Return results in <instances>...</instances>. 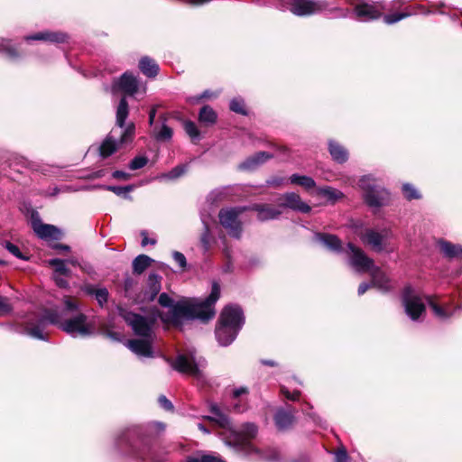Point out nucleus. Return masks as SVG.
Listing matches in <instances>:
<instances>
[{"label": "nucleus", "mask_w": 462, "mask_h": 462, "mask_svg": "<svg viewBox=\"0 0 462 462\" xmlns=\"http://www.w3.org/2000/svg\"><path fill=\"white\" fill-rule=\"evenodd\" d=\"M408 15H409L408 13L388 14V15H384L383 21L387 24H393V23H397V22L401 21L402 19L407 17Z\"/></svg>", "instance_id": "a18cd8bd"}, {"label": "nucleus", "mask_w": 462, "mask_h": 462, "mask_svg": "<svg viewBox=\"0 0 462 462\" xmlns=\"http://www.w3.org/2000/svg\"><path fill=\"white\" fill-rule=\"evenodd\" d=\"M317 239L328 250L340 253L343 250L342 243L337 236L329 234H318Z\"/></svg>", "instance_id": "412c9836"}, {"label": "nucleus", "mask_w": 462, "mask_h": 462, "mask_svg": "<svg viewBox=\"0 0 462 462\" xmlns=\"http://www.w3.org/2000/svg\"><path fill=\"white\" fill-rule=\"evenodd\" d=\"M62 275L54 274V280L56 284L60 288H65L68 286L67 281L61 277Z\"/></svg>", "instance_id": "4d7b16f0"}, {"label": "nucleus", "mask_w": 462, "mask_h": 462, "mask_svg": "<svg viewBox=\"0 0 462 462\" xmlns=\"http://www.w3.org/2000/svg\"><path fill=\"white\" fill-rule=\"evenodd\" d=\"M171 364L175 370L180 373L199 377L200 376V367L204 365L205 360L202 358L197 359L194 352H189L179 354Z\"/></svg>", "instance_id": "1a4fd4ad"}, {"label": "nucleus", "mask_w": 462, "mask_h": 462, "mask_svg": "<svg viewBox=\"0 0 462 462\" xmlns=\"http://www.w3.org/2000/svg\"><path fill=\"white\" fill-rule=\"evenodd\" d=\"M348 458L347 453L345 449H339L335 456L336 462H346Z\"/></svg>", "instance_id": "864d4df0"}, {"label": "nucleus", "mask_w": 462, "mask_h": 462, "mask_svg": "<svg viewBox=\"0 0 462 462\" xmlns=\"http://www.w3.org/2000/svg\"><path fill=\"white\" fill-rule=\"evenodd\" d=\"M156 112H157V106H154L152 107V109L150 110V113H149V125H152L154 123Z\"/></svg>", "instance_id": "13d9d810"}, {"label": "nucleus", "mask_w": 462, "mask_h": 462, "mask_svg": "<svg viewBox=\"0 0 462 462\" xmlns=\"http://www.w3.org/2000/svg\"><path fill=\"white\" fill-rule=\"evenodd\" d=\"M211 411L215 417H206V419L216 421L220 427L230 431L231 439L227 441L228 445L234 446L247 456L255 457L259 459L274 460L278 457L277 452L273 449L268 450L267 454L252 445L251 440L256 437L258 432V428L255 424L247 422L239 429H234L228 418L216 405L211 407Z\"/></svg>", "instance_id": "7ed1b4c3"}, {"label": "nucleus", "mask_w": 462, "mask_h": 462, "mask_svg": "<svg viewBox=\"0 0 462 462\" xmlns=\"http://www.w3.org/2000/svg\"><path fill=\"white\" fill-rule=\"evenodd\" d=\"M55 248H58V249H60V250H64V251H68L69 249V247L68 245H57L55 246Z\"/></svg>", "instance_id": "e2e57ef3"}, {"label": "nucleus", "mask_w": 462, "mask_h": 462, "mask_svg": "<svg viewBox=\"0 0 462 462\" xmlns=\"http://www.w3.org/2000/svg\"><path fill=\"white\" fill-rule=\"evenodd\" d=\"M117 88L125 94L134 96L139 91L140 85L135 76H134L131 72H125L113 84L112 90L116 91Z\"/></svg>", "instance_id": "2eb2a0df"}, {"label": "nucleus", "mask_w": 462, "mask_h": 462, "mask_svg": "<svg viewBox=\"0 0 462 462\" xmlns=\"http://www.w3.org/2000/svg\"><path fill=\"white\" fill-rule=\"evenodd\" d=\"M263 364L267 365H271V366L274 365V363L273 361H268V360H263Z\"/></svg>", "instance_id": "338daca9"}, {"label": "nucleus", "mask_w": 462, "mask_h": 462, "mask_svg": "<svg viewBox=\"0 0 462 462\" xmlns=\"http://www.w3.org/2000/svg\"><path fill=\"white\" fill-rule=\"evenodd\" d=\"M230 109L237 114L245 115V102L241 98H234L230 102Z\"/></svg>", "instance_id": "79ce46f5"}, {"label": "nucleus", "mask_w": 462, "mask_h": 462, "mask_svg": "<svg viewBox=\"0 0 462 462\" xmlns=\"http://www.w3.org/2000/svg\"><path fill=\"white\" fill-rule=\"evenodd\" d=\"M143 240H142V245L143 246H145L149 244L151 245H154L156 243V241L154 239H149L146 236H144V234L143 233Z\"/></svg>", "instance_id": "052dcab7"}, {"label": "nucleus", "mask_w": 462, "mask_h": 462, "mask_svg": "<svg viewBox=\"0 0 462 462\" xmlns=\"http://www.w3.org/2000/svg\"><path fill=\"white\" fill-rule=\"evenodd\" d=\"M108 336L115 340L119 339V337H117V335L116 333H108Z\"/></svg>", "instance_id": "69168bd1"}, {"label": "nucleus", "mask_w": 462, "mask_h": 462, "mask_svg": "<svg viewBox=\"0 0 462 462\" xmlns=\"http://www.w3.org/2000/svg\"><path fill=\"white\" fill-rule=\"evenodd\" d=\"M198 427H199V429L202 432H204V433H206V434H208V433H209V430H208V429H207L203 424L199 423Z\"/></svg>", "instance_id": "680f3d73"}, {"label": "nucleus", "mask_w": 462, "mask_h": 462, "mask_svg": "<svg viewBox=\"0 0 462 462\" xmlns=\"http://www.w3.org/2000/svg\"><path fill=\"white\" fill-rule=\"evenodd\" d=\"M186 171V166L179 165L171 170L169 172L161 176L162 179L167 180H176L179 177L182 176Z\"/></svg>", "instance_id": "ea45409f"}, {"label": "nucleus", "mask_w": 462, "mask_h": 462, "mask_svg": "<svg viewBox=\"0 0 462 462\" xmlns=\"http://www.w3.org/2000/svg\"><path fill=\"white\" fill-rule=\"evenodd\" d=\"M0 52L5 53L10 59H14L18 56L10 42L5 39H0Z\"/></svg>", "instance_id": "58836bf2"}, {"label": "nucleus", "mask_w": 462, "mask_h": 462, "mask_svg": "<svg viewBox=\"0 0 462 462\" xmlns=\"http://www.w3.org/2000/svg\"><path fill=\"white\" fill-rule=\"evenodd\" d=\"M293 415L291 412L280 410L275 413L274 421L279 430H286L293 423Z\"/></svg>", "instance_id": "a878e982"}, {"label": "nucleus", "mask_w": 462, "mask_h": 462, "mask_svg": "<svg viewBox=\"0 0 462 462\" xmlns=\"http://www.w3.org/2000/svg\"><path fill=\"white\" fill-rule=\"evenodd\" d=\"M48 324L58 325L73 337H86L93 334L94 327L88 322L87 316L79 311L78 302L69 297L64 299L62 310H48L35 322L25 325L24 331L32 337L47 340L44 329Z\"/></svg>", "instance_id": "f257e3e1"}, {"label": "nucleus", "mask_w": 462, "mask_h": 462, "mask_svg": "<svg viewBox=\"0 0 462 462\" xmlns=\"http://www.w3.org/2000/svg\"><path fill=\"white\" fill-rule=\"evenodd\" d=\"M112 176L115 179H121V180H129L131 175L127 172L122 171H116L113 172Z\"/></svg>", "instance_id": "5fc2aeb1"}, {"label": "nucleus", "mask_w": 462, "mask_h": 462, "mask_svg": "<svg viewBox=\"0 0 462 462\" xmlns=\"http://www.w3.org/2000/svg\"><path fill=\"white\" fill-rule=\"evenodd\" d=\"M10 167H14L16 171H21L22 168L36 170L37 165L34 162L28 161L26 158L15 156L10 163Z\"/></svg>", "instance_id": "2f4dec72"}, {"label": "nucleus", "mask_w": 462, "mask_h": 462, "mask_svg": "<svg viewBox=\"0 0 462 462\" xmlns=\"http://www.w3.org/2000/svg\"><path fill=\"white\" fill-rule=\"evenodd\" d=\"M155 425L160 427V428H162V429L163 428L162 423L156 422Z\"/></svg>", "instance_id": "774afa93"}, {"label": "nucleus", "mask_w": 462, "mask_h": 462, "mask_svg": "<svg viewBox=\"0 0 462 462\" xmlns=\"http://www.w3.org/2000/svg\"><path fill=\"white\" fill-rule=\"evenodd\" d=\"M220 297V287L213 282L209 296L202 300L196 298H184L173 303V300L167 294L159 296V303L162 307L170 308V322L174 326H180L183 321L199 319L207 322L213 319L215 304Z\"/></svg>", "instance_id": "f03ea898"}, {"label": "nucleus", "mask_w": 462, "mask_h": 462, "mask_svg": "<svg viewBox=\"0 0 462 462\" xmlns=\"http://www.w3.org/2000/svg\"><path fill=\"white\" fill-rule=\"evenodd\" d=\"M402 190L404 197L409 200L420 199V192L411 184H409V183L403 184Z\"/></svg>", "instance_id": "e433bc0d"}, {"label": "nucleus", "mask_w": 462, "mask_h": 462, "mask_svg": "<svg viewBox=\"0 0 462 462\" xmlns=\"http://www.w3.org/2000/svg\"><path fill=\"white\" fill-rule=\"evenodd\" d=\"M159 403L161 404V406L162 408H164L165 410L167 411H170V410H172L173 406L171 404V402L163 395L160 396L159 399Z\"/></svg>", "instance_id": "603ef678"}, {"label": "nucleus", "mask_w": 462, "mask_h": 462, "mask_svg": "<svg viewBox=\"0 0 462 462\" xmlns=\"http://www.w3.org/2000/svg\"><path fill=\"white\" fill-rule=\"evenodd\" d=\"M285 182V178L281 176H274L267 180V184L272 187H280Z\"/></svg>", "instance_id": "8fccbe9b"}, {"label": "nucleus", "mask_w": 462, "mask_h": 462, "mask_svg": "<svg viewBox=\"0 0 462 462\" xmlns=\"http://www.w3.org/2000/svg\"><path fill=\"white\" fill-rule=\"evenodd\" d=\"M362 243L369 246L373 251L381 253L386 251L393 252V249L388 248V239L393 236V232L390 228H383L381 232L373 228L365 229L360 235Z\"/></svg>", "instance_id": "0eeeda50"}, {"label": "nucleus", "mask_w": 462, "mask_h": 462, "mask_svg": "<svg viewBox=\"0 0 462 462\" xmlns=\"http://www.w3.org/2000/svg\"><path fill=\"white\" fill-rule=\"evenodd\" d=\"M251 209L257 212V219L262 222L276 219L282 215L279 208H273L268 204H254Z\"/></svg>", "instance_id": "f3484780"}, {"label": "nucleus", "mask_w": 462, "mask_h": 462, "mask_svg": "<svg viewBox=\"0 0 462 462\" xmlns=\"http://www.w3.org/2000/svg\"><path fill=\"white\" fill-rule=\"evenodd\" d=\"M152 262V259H151L149 256L145 254H140L138 255L134 261H133V271L134 273L141 274L143 273L146 268H148Z\"/></svg>", "instance_id": "c85d7f7f"}, {"label": "nucleus", "mask_w": 462, "mask_h": 462, "mask_svg": "<svg viewBox=\"0 0 462 462\" xmlns=\"http://www.w3.org/2000/svg\"><path fill=\"white\" fill-rule=\"evenodd\" d=\"M317 194L323 197L329 203H336L344 197V194L332 187H324L317 189Z\"/></svg>", "instance_id": "393cba45"}, {"label": "nucleus", "mask_w": 462, "mask_h": 462, "mask_svg": "<svg viewBox=\"0 0 462 462\" xmlns=\"http://www.w3.org/2000/svg\"><path fill=\"white\" fill-rule=\"evenodd\" d=\"M289 180L291 184L300 185L306 189H313L316 186L315 180L305 175L292 174Z\"/></svg>", "instance_id": "c756f323"}, {"label": "nucleus", "mask_w": 462, "mask_h": 462, "mask_svg": "<svg viewBox=\"0 0 462 462\" xmlns=\"http://www.w3.org/2000/svg\"><path fill=\"white\" fill-rule=\"evenodd\" d=\"M174 261L180 265V268H185L187 265L186 257L183 254L180 252H174L173 254Z\"/></svg>", "instance_id": "09e8293b"}, {"label": "nucleus", "mask_w": 462, "mask_h": 462, "mask_svg": "<svg viewBox=\"0 0 462 462\" xmlns=\"http://www.w3.org/2000/svg\"><path fill=\"white\" fill-rule=\"evenodd\" d=\"M385 7L381 4L374 5L367 4L357 5L355 8V14L358 20L362 22H368L374 19H377L382 15L383 10Z\"/></svg>", "instance_id": "dca6fc26"}, {"label": "nucleus", "mask_w": 462, "mask_h": 462, "mask_svg": "<svg viewBox=\"0 0 462 462\" xmlns=\"http://www.w3.org/2000/svg\"><path fill=\"white\" fill-rule=\"evenodd\" d=\"M328 149L330 155L332 156L333 160L343 163L347 161L348 159V152L339 143H337L335 141H329L328 143Z\"/></svg>", "instance_id": "5701e85b"}, {"label": "nucleus", "mask_w": 462, "mask_h": 462, "mask_svg": "<svg viewBox=\"0 0 462 462\" xmlns=\"http://www.w3.org/2000/svg\"><path fill=\"white\" fill-rule=\"evenodd\" d=\"M247 393L248 389L245 386H240L233 391V397L239 398L241 395L246 394Z\"/></svg>", "instance_id": "6e6d98bb"}, {"label": "nucleus", "mask_w": 462, "mask_h": 462, "mask_svg": "<svg viewBox=\"0 0 462 462\" xmlns=\"http://www.w3.org/2000/svg\"><path fill=\"white\" fill-rule=\"evenodd\" d=\"M129 114L128 103L125 97L121 98L116 109V125L125 129V123Z\"/></svg>", "instance_id": "bb28decb"}, {"label": "nucleus", "mask_w": 462, "mask_h": 462, "mask_svg": "<svg viewBox=\"0 0 462 462\" xmlns=\"http://www.w3.org/2000/svg\"><path fill=\"white\" fill-rule=\"evenodd\" d=\"M211 97H212V95L208 90L204 91L201 95V97H206V98Z\"/></svg>", "instance_id": "0e129e2a"}, {"label": "nucleus", "mask_w": 462, "mask_h": 462, "mask_svg": "<svg viewBox=\"0 0 462 462\" xmlns=\"http://www.w3.org/2000/svg\"><path fill=\"white\" fill-rule=\"evenodd\" d=\"M347 248L350 253L349 264L358 273H371L374 268V260L352 243L347 244Z\"/></svg>", "instance_id": "f8f14e48"}, {"label": "nucleus", "mask_w": 462, "mask_h": 462, "mask_svg": "<svg viewBox=\"0 0 462 462\" xmlns=\"http://www.w3.org/2000/svg\"><path fill=\"white\" fill-rule=\"evenodd\" d=\"M359 186L369 207L378 208L388 202L389 193L377 184V180L371 175L364 176L359 181Z\"/></svg>", "instance_id": "423d86ee"}, {"label": "nucleus", "mask_w": 462, "mask_h": 462, "mask_svg": "<svg viewBox=\"0 0 462 462\" xmlns=\"http://www.w3.org/2000/svg\"><path fill=\"white\" fill-rule=\"evenodd\" d=\"M425 300L428 301L429 305L438 319L446 320L454 314V311H449L448 310L439 306L430 297H426Z\"/></svg>", "instance_id": "7c9ffc66"}, {"label": "nucleus", "mask_w": 462, "mask_h": 462, "mask_svg": "<svg viewBox=\"0 0 462 462\" xmlns=\"http://www.w3.org/2000/svg\"><path fill=\"white\" fill-rule=\"evenodd\" d=\"M199 121L205 124H214L217 121V114L210 106H205L200 109Z\"/></svg>", "instance_id": "473e14b6"}, {"label": "nucleus", "mask_w": 462, "mask_h": 462, "mask_svg": "<svg viewBox=\"0 0 462 462\" xmlns=\"http://www.w3.org/2000/svg\"><path fill=\"white\" fill-rule=\"evenodd\" d=\"M151 295L149 300H152L161 290V283L159 277L156 274H151L149 276Z\"/></svg>", "instance_id": "4c0bfd02"}, {"label": "nucleus", "mask_w": 462, "mask_h": 462, "mask_svg": "<svg viewBox=\"0 0 462 462\" xmlns=\"http://www.w3.org/2000/svg\"><path fill=\"white\" fill-rule=\"evenodd\" d=\"M32 226L34 233L42 239L58 240L61 236L60 231L56 226L43 224L37 212L32 214Z\"/></svg>", "instance_id": "ddd939ff"}, {"label": "nucleus", "mask_w": 462, "mask_h": 462, "mask_svg": "<svg viewBox=\"0 0 462 462\" xmlns=\"http://www.w3.org/2000/svg\"><path fill=\"white\" fill-rule=\"evenodd\" d=\"M85 291L87 293L93 295L100 306H103L105 303H106L108 299V291L106 288H97L92 285H88L86 286Z\"/></svg>", "instance_id": "cd10ccee"}, {"label": "nucleus", "mask_w": 462, "mask_h": 462, "mask_svg": "<svg viewBox=\"0 0 462 462\" xmlns=\"http://www.w3.org/2000/svg\"><path fill=\"white\" fill-rule=\"evenodd\" d=\"M147 162H148L147 157L137 156L131 161V162L129 164V168L133 171L142 169L143 167H144L147 164Z\"/></svg>", "instance_id": "c03bdc74"}, {"label": "nucleus", "mask_w": 462, "mask_h": 462, "mask_svg": "<svg viewBox=\"0 0 462 462\" xmlns=\"http://www.w3.org/2000/svg\"><path fill=\"white\" fill-rule=\"evenodd\" d=\"M5 247L8 252L19 259L26 260L27 258L21 253L20 249L10 242H5Z\"/></svg>", "instance_id": "49530a36"}, {"label": "nucleus", "mask_w": 462, "mask_h": 462, "mask_svg": "<svg viewBox=\"0 0 462 462\" xmlns=\"http://www.w3.org/2000/svg\"><path fill=\"white\" fill-rule=\"evenodd\" d=\"M184 129L191 139H197L199 136V131L193 122L186 121L184 124Z\"/></svg>", "instance_id": "37998d69"}, {"label": "nucleus", "mask_w": 462, "mask_h": 462, "mask_svg": "<svg viewBox=\"0 0 462 462\" xmlns=\"http://www.w3.org/2000/svg\"><path fill=\"white\" fill-rule=\"evenodd\" d=\"M153 136L157 141H169L172 137V129L163 123L159 130L153 129Z\"/></svg>", "instance_id": "f704fd0d"}, {"label": "nucleus", "mask_w": 462, "mask_h": 462, "mask_svg": "<svg viewBox=\"0 0 462 462\" xmlns=\"http://www.w3.org/2000/svg\"><path fill=\"white\" fill-rule=\"evenodd\" d=\"M120 315L132 328L134 332L143 337L141 339H132L126 342V346L139 357H153L152 350V325L161 315L158 310L149 317L120 310Z\"/></svg>", "instance_id": "20e7f679"}, {"label": "nucleus", "mask_w": 462, "mask_h": 462, "mask_svg": "<svg viewBox=\"0 0 462 462\" xmlns=\"http://www.w3.org/2000/svg\"><path fill=\"white\" fill-rule=\"evenodd\" d=\"M272 157V154L266 152H259L248 157L240 165L241 170L253 171L264 163Z\"/></svg>", "instance_id": "a211bd4d"}, {"label": "nucleus", "mask_w": 462, "mask_h": 462, "mask_svg": "<svg viewBox=\"0 0 462 462\" xmlns=\"http://www.w3.org/2000/svg\"><path fill=\"white\" fill-rule=\"evenodd\" d=\"M134 187L133 185H128V186H125V187H122V186H107V187H106V189L107 190L114 192L117 196H125V198H129V199L131 197L128 196L127 194L130 191H132L134 189Z\"/></svg>", "instance_id": "a19ab883"}, {"label": "nucleus", "mask_w": 462, "mask_h": 462, "mask_svg": "<svg viewBox=\"0 0 462 462\" xmlns=\"http://www.w3.org/2000/svg\"><path fill=\"white\" fill-rule=\"evenodd\" d=\"M12 310L8 299L0 296V315H6Z\"/></svg>", "instance_id": "de8ad7c7"}, {"label": "nucleus", "mask_w": 462, "mask_h": 462, "mask_svg": "<svg viewBox=\"0 0 462 462\" xmlns=\"http://www.w3.org/2000/svg\"><path fill=\"white\" fill-rule=\"evenodd\" d=\"M67 35L62 32H38L36 34L27 36L26 40H41V41H47L51 42H64L67 40Z\"/></svg>", "instance_id": "4be33fe9"}, {"label": "nucleus", "mask_w": 462, "mask_h": 462, "mask_svg": "<svg viewBox=\"0 0 462 462\" xmlns=\"http://www.w3.org/2000/svg\"><path fill=\"white\" fill-rule=\"evenodd\" d=\"M369 287H370V285L366 282L361 283L358 287V294L359 295L364 294L369 289Z\"/></svg>", "instance_id": "bf43d9fd"}, {"label": "nucleus", "mask_w": 462, "mask_h": 462, "mask_svg": "<svg viewBox=\"0 0 462 462\" xmlns=\"http://www.w3.org/2000/svg\"><path fill=\"white\" fill-rule=\"evenodd\" d=\"M402 301L405 313L411 320H418L425 313V303L411 286L404 288L402 295Z\"/></svg>", "instance_id": "6e6552de"}, {"label": "nucleus", "mask_w": 462, "mask_h": 462, "mask_svg": "<svg viewBox=\"0 0 462 462\" xmlns=\"http://www.w3.org/2000/svg\"><path fill=\"white\" fill-rule=\"evenodd\" d=\"M244 322V314L239 306L228 305L225 307L220 314L215 332L218 343L223 346H229L236 339Z\"/></svg>", "instance_id": "39448f33"}, {"label": "nucleus", "mask_w": 462, "mask_h": 462, "mask_svg": "<svg viewBox=\"0 0 462 462\" xmlns=\"http://www.w3.org/2000/svg\"><path fill=\"white\" fill-rule=\"evenodd\" d=\"M186 462H224L219 457L212 454L198 453L189 457Z\"/></svg>", "instance_id": "72a5a7b5"}, {"label": "nucleus", "mask_w": 462, "mask_h": 462, "mask_svg": "<svg viewBox=\"0 0 462 462\" xmlns=\"http://www.w3.org/2000/svg\"><path fill=\"white\" fill-rule=\"evenodd\" d=\"M370 274L372 276L373 285L379 290L388 291L392 288L390 280L379 267L374 266Z\"/></svg>", "instance_id": "aec40b11"}, {"label": "nucleus", "mask_w": 462, "mask_h": 462, "mask_svg": "<svg viewBox=\"0 0 462 462\" xmlns=\"http://www.w3.org/2000/svg\"><path fill=\"white\" fill-rule=\"evenodd\" d=\"M141 71L149 78H154L159 72V66L149 57H143L139 62Z\"/></svg>", "instance_id": "b1692460"}, {"label": "nucleus", "mask_w": 462, "mask_h": 462, "mask_svg": "<svg viewBox=\"0 0 462 462\" xmlns=\"http://www.w3.org/2000/svg\"><path fill=\"white\" fill-rule=\"evenodd\" d=\"M438 246L441 254L448 258H460L462 259V245L458 244H452L444 239L438 241Z\"/></svg>", "instance_id": "6ab92c4d"}, {"label": "nucleus", "mask_w": 462, "mask_h": 462, "mask_svg": "<svg viewBox=\"0 0 462 462\" xmlns=\"http://www.w3.org/2000/svg\"><path fill=\"white\" fill-rule=\"evenodd\" d=\"M282 394L289 400L295 401L300 397V393L299 391H294L293 393H290L284 387L282 388Z\"/></svg>", "instance_id": "3c124183"}, {"label": "nucleus", "mask_w": 462, "mask_h": 462, "mask_svg": "<svg viewBox=\"0 0 462 462\" xmlns=\"http://www.w3.org/2000/svg\"><path fill=\"white\" fill-rule=\"evenodd\" d=\"M244 208H226L221 209L218 214L219 221L222 226L227 231L229 236L235 238H240L242 234V225L239 220V215Z\"/></svg>", "instance_id": "9d476101"}, {"label": "nucleus", "mask_w": 462, "mask_h": 462, "mask_svg": "<svg viewBox=\"0 0 462 462\" xmlns=\"http://www.w3.org/2000/svg\"><path fill=\"white\" fill-rule=\"evenodd\" d=\"M279 208H286L301 213H309L310 207L301 200L300 195L287 192L279 198Z\"/></svg>", "instance_id": "4468645a"}, {"label": "nucleus", "mask_w": 462, "mask_h": 462, "mask_svg": "<svg viewBox=\"0 0 462 462\" xmlns=\"http://www.w3.org/2000/svg\"><path fill=\"white\" fill-rule=\"evenodd\" d=\"M134 125L129 124L120 134V141L117 142L112 135V133L102 142L99 147V154L102 158H107L112 155L120 144L131 142L134 134Z\"/></svg>", "instance_id": "9b49d317"}, {"label": "nucleus", "mask_w": 462, "mask_h": 462, "mask_svg": "<svg viewBox=\"0 0 462 462\" xmlns=\"http://www.w3.org/2000/svg\"><path fill=\"white\" fill-rule=\"evenodd\" d=\"M49 264L54 268V274L69 276V270L66 267V262L60 259H51Z\"/></svg>", "instance_id": "c9c22d12"}]
</instances>
